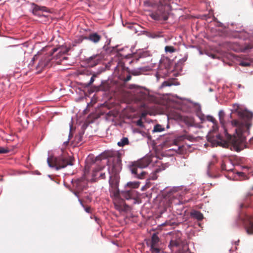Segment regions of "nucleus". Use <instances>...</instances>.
Here are the masks:
<instances>
[{"instance_id": "obj_8", "label": "nucleus", "mask_w": 253, "mask_h": 253, "mask_svg": "<svg viewBox=\"0 0 253 253\" xmlns=\"http://www.w3.org/2000/svg\"><path fill=\"white\" fill-rule=\"evenodd\" d=\"M150 16L153 19L156 20H163L166 21L168 19L165 7L163 5H158L157 10L152 12Z\"/></svg>"}, {"instance_id": "obj_14", "label": "nucleus", "mask_w": 253, "mask_h": 253, "mask_svg": "<svg viewBox=\"0 0 253 253\" xmlns=\"http://www.w3.org/2000/svg\"><path fill=\"white\" fill-rule=\"evenodd\" d=\"M59 49H60V51L58 53V55H57V59H60L61 58V56L63 54H66L68 52V51L70 50L69 48H64L62 46H61L59 48H54L52 50V52H51V55L53 54L55 52L57 51Z\"/></svg>"}, {"instance_id": "obj_11", "label": "nucleus", "mask_w": 253, "mask_h": 253, "mask_svg": "<svg viewBox=\"0 0 253 253\" xmlns=\"http://www.w3.org/2000/svg\"><path fill=\"white\" fill-rule=\"evenodd\" d=\"M253 203V194H248L246 196L243 201L239 204V208L242 209L244 208H248L250 206L251 203Z\"/></svg>"}, {"instance_id": "obj_16", "label": "nucleus", "mask_w": 253, "mask_h": 253, "mask_svg": "<svg viewBox=\"0 0 253 253\" xmlns=\"http://www.w3.org/2000/svg\"><path fill=\"white\" fill-rule=\"evenodd\" d=\"M234 165L232 164L230 160H227L221 165L222 170L226 171H232L233 170Z\"/></svg>"}, {"instance_id": "obj_56", "label": "nucleus", "mask_w": 253, "mask_h": 253, "mask_svg": "<svg viewBox=\"0 0 253 253\" xmlns=\"http://www.w3.org/2000/svg\"><path fill=\"white\" fill-rule=\"evenodd\" d=\"M139 132L140 133L142 134V135H143V133H145V132L142 131H139Z\"/></svg>"}, {"instance_id": "obj_57", "label": "nucleus", "mask_w": 253, "mask_h": 253, "mask_svg": "<svg viewBox=\"0 0 253 253\" xmlns=\"http://www.w3.org/2000/svg\"><path fill=\"white\" fill-rule=\"evenodd\" d=\"M239 242V240H238L237 241L235 242V245H238Z\"/></svg>"}, {"instance_id": "obj_4", "label": "nucleus", "mask_w": 253, "mask_h": 253, "mask_svg": "<svg viewBox=\"0 0 253 253\" xmlns=\"http://www.w3.org/2000/svg\"><path fill=\"white\" fill-rule=\"evenodd\" d=\"M151 160L149 157H144L137 161L133 162L129 165V169L133 176L138 179L146 178L148 176V180H156L158 176L156 170L151 175L148 176V172L144 170L151 163Z\"/></svg>"}, {"instance_id": "obj_5", "label": "nucleus", "mask_w": 253, "mask_h": 253, "mask_svg": "<svg viewBox=\"0 0 253 253\" xmlns=\"http://www.w3.org/2000/svg\"><path fill=\"white\" fill-rule=\"evenodd\" d=\"M74 158L66 153H63L62 155L52 158V162L50 161V158H47V163L48 166L51 168H54L56 170H59L66 167L67 166L73 165Z\"/></svg>"}, {"instance_id": "obj_51", "label": "nucleus", "mask_w": 253, "mask_h": 253, "mask_svg": "<svg viewBox=\"0 0 253 253\" xmlns=\"http://www.w3.org/2000/svg\"><path fill=\"white\" fill-rule=\"evenodd\" d=\"M69 137H70V135H69ZM69 139H70V138H69V139L67 141L64 142V144L67 145V144H68Z\"/></svg>"}, {"instance_id": "obj_3", "label": "nucleus", "mask_w": 253, "mask_h": 253, "mask_svg": "<svg viewBox=\"0 0 253 253\" xmlns=\"http://www.w3.org/2000/svg\"><path fill=\"white\" fill-rule=\"evenodd\" d=\"M126 50H129V49L127 47L119 49L117 53H112L110 54L106 51L101 52L100 54L90 56L87 61L93 63H124L123 61L124 59L130 58L132 57V54L130 53L126 52Z\"/></svg>"}, {"instance_id": "obj_25", "label": "nucleus", "mask_w": 253, "mask_h": 253, "mask_svg": "<svg viewBox=\"0 0 253 253\" xmlns=\"http://www.w3.org/2000/svg\"><path fill=\"white\" fill-rule=\"evenodd\" d=\"M165 51L166 53H172L176 51V49L171 45H167L165 47Z\"/></svg>"}, {"instance_id": "obj_48", "label": "nucleus", "mask_w": 253, "mask_h": 253, "mask_svg": "<svg viewBox=\"0 0 253 253\" xmlns=\"http://www.w3.org/2000/svg\"><path fill=\"white\" fill-rule=\"evenodd\" d=\"M78 201L79 202H80V204L83 207H84L83 203V201L81 199H80V198H79L78 199Z\"/></svg>"}, {"instance_id": "obj_41", "label": "nucleus", "mask_w": 253, "mask_h": 253, "mask_svg": "<svg viewBox=\"0 0 253 253\" xmlns=\"http://www.w3.org/2000/svg\"><path fill=\"white\" fill-rule=\"evenodd\" d=\"M91 218L94 219L95 222L97 223H99V219L96 216L93 215L90 216Z\"/></svg>"}, {"instance_id": "obj_50", "label": "nucleus", "mask_w": 253, "mask_h": 253, "mask_svg": "<svg viewBox=\"0 0 253 253\" xmlns=\"http://www.w3.org/2000/svg\"><path fill=\"white\" fill-rule=\"evenodd\" d=\"M36 64H29V68H31V67H35V65Z\"/></svg>"}, {"instance_id": "obj_24", "label": "nucleus", "mask_w": 253, "mask_h": 253, "mask_svg": "<svg viewBox=\"0 0 253 253\" xmlns=\"http://www.w3.org/2000/svg\"><path fill=\"white\" fill-rule=\"evenodd\" d=\"M129 143L128 139L127 137H123L117 143L120 147H123Z\"/></svg>"}, {"instance_id": "obj_59", "label": "nucleus", "mask_w": 253, "mask_h": 253, "mask_svg": "<svg viewBox=\"0 0 253 253\" xmlns=\"http://www.w3.org/2000/svg\"><path fill=\"white\" fill-rule=\"evenodd\" d=\"M62 61V59H60L59 61H57L56 63H60V62Z\"/></svg>"}, {"instance_id": "obj_1", "label": "nucleus", "mask_w": 253, "mask_h": 253, "mask_svg": "<svg viewBox=\"0 0 253 253\" xmlns=\"http://www.w3.org/2000/svg\"><path fill=\"white\" fill-rule=\"evenodd\" d=\"M232 112L229 115H226L223 110H220L218 112L220 123L226 134H228L226 124L230 123L232 126L235 127L236 136L232 139V147L237 152H240L246 146L245 144L246 135L249 134L250 124L248 122L240 123L237 120L230 121L232 114L236 113L242 120L251 121L253 118V113L247 110L240 109L239 105L235 104L233 106Z\"/></svg>"}, {"instance_id": "obj_23", "label": "nucleus", "mask_w": 253, "mask_h": 253, "mask_svg": "<svg viewBox=\"0 0 253 253\" xmlns=\"http://www.w3.org/2000/svg\"><path fill=\"white\" fill-rule=\"evenodd\" d=\"M43 58V56H42V52L39 51L38 52L37 54H36L32 59V61L34 62L37 61L39 60V63L42 62V59Z\"/></svg>"}, {"instance_id": "obj_46", "label": "nucleus", "mask_w": 253, "mask_h": 253, "mask_svg": "<svg viewBox=\"0 0 253 253\" xmlns=\"http://www.w3.org/2000/svg\"><path fill=\"white\" fill-rule=\"evenodd\" d=\"M100 177L102 179H105L106 178L105 173H101L100 174Z\"/></svg>"}, {"instance_id": "obj_40", "label": "nucleus", "mask_w": 253, "mask_h": 253, "mask_svg": "<svg viewBox=\"0 0 253 253\" xmlns=\"http://www.w3.org/2000/svg\"><path fill=\"white\" fill-rule=\"evenodd\" d=\"M33 10V12H36L40 10V6L37 5H35Z\"/></svg>"}, {"instance_id": "obj_62", "label": "nucleus", "mask_w": 253, "mask_h": 253, "mask_svg": "<svg viewBox=\"0 0 253 253\" xmlns=\"http://www.w3.org/2000/svg\"><path fill=\"white\" fill-rule=\"evenodd\" d=\"M156 77H157V78H158V75H158V73H156Z\"/></svg>"}, {"instance_id": "obj_39", "label": "nucleus", "mask_w": 253, "mask_h": 253, "mask_svg": "<svg viewBox=\"0 0 253 253\" xmlns=\"http://www.w3.org/2000/svg\"><path fill=\"white\" fill-rule=\"evenodd\" d=\"M136 125L141 127H144L143 123L141 119H139L136 121Z\"/></svg>"}, {"instance_id": "obj_35", "label": "nucleus", "mask_w": 253, "mask_h": 253, "mask_svg": "<svg viewBox=\"0 0 253 253\" xmlns=\"http://www.w3.org/2000/svg\"><path fill=\"white\" fill-rule=\"evenodd\" d=\"M236 173L237 174V175L239 176V177H241L242 178H243V179H246L247 178V176L246 175V174L243 172H240V171H237L236 172Z\"/></svg>"}, {"instance_id": "obj_44", "label": "nucleus", "mask_w": 253, "mask_h": 253, "mask_svg": "<svg viewBox=\"0 0 253 253\" xmlns=\"http://www.w3.org/2000/svg\"><path fill=\"white\" fill-rule=\"evenodd\" d=\"M43 65H45V64H37V66H36V69L38 70V68H42L43 67Z\"/></svg>"}, {"instance_id": "obj_32", "label": "nucleus", "mask_w": 253, "mask_h": 253, "mask_svg": "<svg viewBox=\"0 0 253 253\" xmlns=\"http://www.w3.org/2000/svg\"><path fill=\"white\" fill-rule=\"evenodd\" d=\"M125 64H117L116 66L114 67V72H113V74L117 75V74H119V68H123Z\"/></svg>"}, {"instance_id": "obj_7", "label": "nucleus", "mask_w": 253, "mask_h": 253, "mask_svg": "<svg viewBox=\"0 0 253 253\" xmlns=\"http://www.w3.org/2000/svg\"><path fill=\"white\" fill-rule=\"evenodd\" d=\"M160 239L157 233H154L150 243H147L148 246L150 247V251L152 253H160L161 249L159 246Z\"/></svg>"}, {"instance_id": "obj_29", "label": "nucleus", "mask_w": 253, "mask_h": 253, "mask_svg": "<svg viewBox=\"0 0 253 253\" xmlns=\"http://www.w3.org/2000/svg\"><path fill=\"white\" fill-rule=\"evenodd\" d=\"M84 134V131H82L80 132L78 135L75 136V139L78 143L82 142L83 141V137Z\"/></svg>"}, {"instance_id": "obj_19", "label": "nucleus", "mask_w": 253, "mask_h": 253, "mask_svg": "<svg viewBox=\"0 0 253 253\" xmlns=\"http://www.w3.org/2000/svg\"><path fill=\"white\" fill-rule=\"evenodd\" d=\"M135 93L137 94V98L138 100H141L145 98L146 94L139 87H137L135 90Z\"/></svg>"}, {"instance_id": "obj_20", "label": "nucleus", "mask_w": 253, "mask_h": 253, "mask_svg": "<svg viewBox=\"0 0 253 253\" xmlns=\"http://www.w3.org/2000/svg\"><path fill=\"white\" fill-rule=\"evenodd\" d=\"M250 121H245V122H248L250 124V126H251V124L250 123ZM249 128H250V127H249ZM249 133H250V128H249ZM249 134L246 135V136H247ZM245 144H246V145H245L246 146L244 148H243L241 150H243L245 148H250V145H253V137L250 139L249 143L246 142V137H245Z\"/></svg>"}, {"instance_id": "obj_61", "label": "nucleus", "mask_w": 253, "mask_h": 253, "mask_svg": "<svg viewBox=\"0 0 253 253\" xmlns=\"http://www.w3.org/2000/svg\"><path fill=\"white\" fill-rule=\"evenodd\" d=\"M132 62H133V61H132V60H131V61H129V63L131 64V63H132Z\"/></svg>"}, {"instance_id": "obj_53", "label": "nucleus", "mask_w": 253, "mask_h": 253, "mask_svg": "<svg viewBox=\"0 0 253 253\" xmlns=\"http://www.w3.org/2000/svg\"><path fill=\"white\" fill-rule=\"evenodd\" d=\"M211 57L212 58H216V56L215 54H211Z\"/></svg>"}, {"instance_id": "obj_2", "label": "nucleus", "mask_w": 253, "mask_h": 253, "mask_svg": "<svg viewBox=\"0 0 253 253\" xmlns=\"http://www.w3.org/2000/svg\"><path fill=\"white\" fill-rule=\"evenodd\" d=\"M108 171L109 176V192L113 199L115 209L119 211H124L128 206L125 203L124 200H135V190L134 189L126 190L120 191L119 189V174L122 170V161L119 157L113 159L111 164H109Z\"/></svg>"}, {"instance_id": "obj_17", "label": "nucleus", "mask_w": 253, "mask_h": 253, "mask_svg": "<svg viewBox=\"0 0 253 253\" xmlns=\"http://www.w3.org/2000/svg\"><path fill=\"white\" fill-rule=\"evenodd\" d=\"M243 68L242 72L250 75L253 74V64H239Z\"/></svg>"}, {"instance_id": "obj_63", "label": "nucleus", "mask_w": 253, "mask_h": 253, "mask_svg": "<svg viewBox=\"0 0 253 253\" xmlns=\"http://www.w3.org/2000/svg\"><path fill=\"white\" fill-rule=\"evenodd\" d=\"M96 64H93V65L91 66V67H93L94 65H96Z\"/></svg>"}, {"instance_id": "obj_52", "label": "nucleus", "mask_w": 253, "mask_h": 253, "mask_svg": "<svg viewBox=\"0 0 253 253\" xmlns=\"http://www.w3.org/2000/svg\"><path fill=\"white\" fill-rule=\"evenodd\" d=\"M242 169H249V167H247V166H243L242 167Z\"/></svg>"}, {"instance_id": "obj_49", "label": "nucleus", "mask_w": 253, "mask_h": 253, "mask_svg": "<svg viewBox=\"0 0 253 253\" xmlns=\"http://www.w3.org/2000/svg\"><path fill=\"white\" fill-rule=\"evenodd\" d=\"M183 204L182 202L179 201L178 202L175 203V205H180V204Z\"/></svg>"}, {"instance_id": "obj_31", "label": "nucleus", "mask_w": 253, "mask_h": 253, "mask_svg": "<svg viewBox=\"0 0 253 253\" xmlns=\"http://www.w3.org/2000/svg\"><path fill=\"white\" fill-rule=\"evenodd\" d=\"M179 241L176 240H171L169 245V247L171 249L172 247H178L179 246Z\"/></svg>"}, {"instance_id": "obj_10", "label": "nucleus", "mask_w": 253, "mask_h": 253, "mask_svg": "<svg viewBox=\"0 0 253 253\" xmlns=\"http://www.w3.org/2000/svg\"><path fill=\"white\" fill-rule=\"evenodd\" d=\"M179 189L177 187L172 188H167L163 192L165 197L169 199L176 197L179 194L177 193V190Z\"/></svg>"}, {"instance_id": "obj_47", "label": "nucleus", "mask_w": 253, "mask_h": 253, "mask_svg": "<svg viewBox=\"0 0 253 253\" xmlns=\"http://www.w3.org/2000/svg\"><path fill=\"white\" fill-rule=\"evenodd\" d=\"M46 9V7L44 6L40 7V10L45 11Z\"/></svg>"}, {"instance_id": "obj_9", "label": "nucleus", "mask_w": 253, "mask_h": 253, "mask_svg": "<svg viewBox=\"0 0 253 253\" xmlns=\"http://www.w3.org/2000/svg\"><path fill=\"white\" fill-rule=\"evenodd\" d=\"M246 232L248 234H253V216L245 215L243 219Z\"/></svg>"}, {"instance_id": "obj_64", "label": "nucleus", "mask_w": 253, "mask_h": 253, "mask_svg": "<svg viewBox=\"0 0 253 253\" xmlns=\"http://www.w3.org/2000/svg\"><path fill=\"white\" fill-rule=\"evenodd\" d=\"M84 71H83V72H82L81 73V74H84Z\"/></svg>"}, {"instance_id": "obj_15", "label": "nucleus", "mask_w": 253, "mask_h": 253, "mask_svg": "<svg viewBox=\"0 0 253 253\" xmlns=\"http://www.w3.org/2000/svg\"><path fill=\"white\" fill-rule=\"evenodd\" d=\"M85 39L88 40L94 43H97L100 41L101 37L97 33H93L90 34L88 37H85Z\"/></svg>"}, {"instance_id": "obj_54", "label": "nucleus", "mask_w": 253, "mask_h": 253, "mask_svg": "<svg viewBox=\"0 0 253 253\" xmlns=\"http://www.w3.org/2000/svg\"><path fill=\"white\" fill-rule=\"evenodd\" d=\"M238 87L239 88H241V87H243V88H244V86H242V85L241 84H239L238 85Z\"/></svg>"}, {"instance_id": "obj_58", "label": "nucleus", "mask_w": 253, "mask_h": 253, "mask_svg": "<svg viewBox=\"0 0 253 253\" xmlns=\"http://www.w3.org/2000/svg\"><path fill=\"white\" fill-rule=\"evenodd\" d=\"M134 86H135V85H131L130 88H132Z\"/></svg>"}, {"instance_id": "obj_33", "label": "nucleus", "mask_w": 253, "mask_h": 253, "mask_svg": "<svg viewBox=\"0 0 253 253\" xmlns=\"http://www.w3.org/2000/svg\"><path fill=\"white\" fill-rule=\"evenodd\" d=\"M169 0H159L158 5H163L165 7V6L169 4Z\"/></svg>"}, {"instance_id": "obj_21", "label": "nucleus", "mask_w": 253, "mask_h": 253, "mask_svg": "<svg viewBox=\"0 0 253 253\" xmlns=\"http://www.w3.org/2000/svg\"><path fill=\"white\" fill-rule=\"evenodd\" d=\"M139 184L140 182L138 181H130L126 183V186L130 187L131 188L130 189H133L138 188Z\"/></svg>"}, {"instance_id": "obj_45", "label": "nucleus", "mask_w": 253, "mask_h": 253, "mask_svg": "<svg viewBox=\"0 0 253 253\" xmlns=\"http://www.w3.org/2000/svg\"><path fill=\"white\" fill-rule=\"evenodd\" d=\"M84 210L87 213L90 212V207H85L84 208Z\"/></svg>"}, {"instance_id": "obj_18", "label": "nucleus", "mask_w": 253, "mask_h": 253, "mask_svg": "<svg viewBox=\"0 0 253 253\" xmlns=\"http://www.w3.org/2000/svg\"><path fill=\"white\" fill-rule=\"evenodd\" d=\"M190 216L198 221L202 220L204 216L203 214L199 211L196 210H193L190 212Z\"/></svg>"}, {"instance_id": "obj_22", "label": "nucleus", "mask_w": 253, "mask_h": 253, "mask_svg": "<svg viewBox=\"0 0 253 253\" xmlns=\"http://www.w3.org/2000/svg\"><path fill=\"white\" fill-rule=\"evenodd\" d=\"M182 120L186 126H193L194 122L192 118L188 117H182Z\"/></svg>"}, {"instance_id": "obj_36", "label": "nucleus", "mask_w": 253, "mask_h": 253, "mask_svg": "<svg viewBox=\"0 0 253 253\" xmlns=\"http://www.w3.org/2000/svg\"><path fill=\"white\" fill-rule=\"evenodd\" d=\"M149 180H147V182L145 184V185L144 186H143L142 188H141V190L142 191L143 190H146L147 188H148L150 187V182L149 181Z\"/></svg>"}, {"instance_id": "obj_34", "label": "nucleus", "mask_w": 253, "mask_h": 253, "mask_svg": "<svg viewBox=\"0 0 253 253\" xmlns=\"http://www.w3.org/2000/svg\"><path fill=\"white\" fill-rule=\"evenodd\" d=\"M173 84L171 83V81H165L161 85V87H165V86H170Z\"/></svg>"}, {"instance_id": "obj_60", "label": "nucleus", "mask_w": 253, "mask_h": 253, "mask_svg": "<svg viewBox=\"0 0 253 253\" xmlns=\"http://www.w3.org/2000/svg\"><path fill=\"white\" fill-rule=\"evenodd\" d=\"M145 113H142V117H143V116H145Z\"/></svg>"}, {"instance_id": "obj_42", "label": "nucleus", "mask_w": 253, "mask_h": 253, "mask_svg": "<svg viewBox=\"0 0 253 253\" xmlns=\"http://www.w3.org/2000/svg\"><path fill=\"white\" fill-rule=\"evenodd\" d=\"M94 77H95L94 75H93L91 77L89 82L88 84V85H90L91 84H92L93 83V82L94 81Z\"/></svg>"}, {"instance_id": "obj_27", "label": "nucleus", "mask_w": 253, "mask_h": 253, "mask_svg": "<svg viewBox=\"0 0 253 253\" xmlns=\"http://www.w3.org/2000/svg\"><path fill=\"white\" fill-rule=\"evenodd\" d=\"M164 129L165 128L161 125L157 124L154 126L152 131L153 132H162L164 131Z\"/></svg>"}, {"instance_id": "obj_28", "label": "nucleus", "mask_w": 253, "mask_h": 253, "mask_svg": "<svg viewBox=\"0 0 253 253\" xmlns=\"http://www.w3.org/2000/svg\"><path fill=\"white\" fill-rule=\"evenodd\" d=\"M148 36L151 38H158L160 37H162V36L161 35V33L160 32H152V33H149L148 34Z\"/></svg>"}, {"instance_id": "obj_38", "label": "nucleus", "mask_w": 253, "mask_h": 253, "mask_svg": "<svg viewBox=\"0 0 253 253\" xmlns=\"http://www.w3.org/2000/svg\"><path fill=\"white\" fill-rule=\"evenodd\" d=\"M9 152L7 149L0 147V154H6Z\"/></svg>"}, {"instance_id": "obj_6", "label": "nucleus", "mask_w": 253, "mask_h": 253, "mask_svg": "<svg viewBox=\"0 0 253 253\" xmlns=\"http://www.w3.org/2000/svg\"><path fill=\"white\" fill-rule=\"evenodd\" d=\"M72 182L73 186L77 190L76 191L74 192V194L79 198V193L87 188V181L86 180L85 177H82L75 180L74 181H72Z\"/></svg>"}, {"instance_id": "obj_12", "label": "nucleus", "mask_w": 253, "mask_h": 253, "mask_svg": "<svg viewBox=\"0 0 253 253\" xmlns=\"http://www.w3.org/2000/svg\"><path fill=\"white\" fill-rule=\"evenodd\" d=\"M154 64H151V66H146L144 67L138 68L137 70H134L132 72L133 75L136 76L140 74H145L146 72L150 71L154 67Z\"/></svg>"}, {"instance_id": "obj_13", "label": "nucleus", "mask_w": 253, "mask_h": 253, "mask_svg": "<svg viewBox=\"0 0 253 253\" xmlns=\"http://www.w3.org/2000/svg\"><path fill=\"white\" fill-rule=\"evenodd\" d=\"M214 169L213 163L210 162L209 164L207 170V174L209 177L216 178L218 176V175L214 172Z\"/></svg>"}, {"instance_id": "obj_30", "label": "nucleus", "mask_w": 253, "mask_h": 253, "mask_svg": "<svg viewBox=\"0 0 253 253\" xmlns=\"http://www.w3.org/2000/svg\"><path fill=\"white\" fill-rule=\"evenodd\" d=\"M113 64H104L105 66L104 67H100L99 69V71L98 72V73H101L106 70H110V67L111 65Z\"/></svg>"}, {"instance_id": "obj_43", "label": "nucleus", "mask_w": 253, "mask_h": 253, "mask_svg": "<svg viewBox=\"0 0 253 253\" xmlns=\"http://www.w3.org/2000/svg\"><path fill=\"white\" fill-rule=\"evenodd\" d=\"M131 76L130 75H128L125 79V82H127L131 79Z\"/></svg>"}, {"instance_id": "obj_55", "label": "nucleus", "mask_w": 253, "mask_h": 253, "mask_svg": "<svg viewBox=\"0 0 253 253\" xmlns=\"http://www.w3.org/2000/svg\"><path fill=\"white\" fill-rule=\"evenodd\" d=\"M62 59L64 60H67L68 59V57L66 56H64L62 57Z\"/></svg>"}, {"instance_id": "obj_26", "label": "nucleus", "mask_w": 253, "mask_h": 253, "mask_svg": "<svg viewBox=\"0 0 253 253\" xmlns=\"http://www.w3.org/2000/svg\"><path fill=\"white\" fill-rule=\"evenodd\" d=\"M253 48V44L252 43H250L249 44H245L242 48L241 50L243 52H247L250 49Z\"/></svg>"}, {"instance_id": "obj_37", "label": "nucleus", "mask_w": 253, "mask_h": 253, "mask_svg": "<svg viewBox=\"0 0 253 253\" xmlns=\"http://www.w3.org/2000/svg\"><path fill=\"white\" fill-rule=\"evenodd\" d=\"M207 120L213 123V124H215V123L216 122V120L211 116H208L207 117Z\"/></svg>"}]
</instances>
